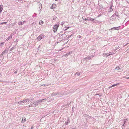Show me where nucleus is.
Instances as JSON below:
<instances>
[{
  "label": "nucleus",
  "mask_w": 129,
  "mask_h": 129,
  "mask_svg": "<svg viewBox=\"0 0 129 129\" xmlns=\"http://www.w3.org/2000/svg\"><path fill=\"white\" fill-rule=\"evenodd\" d=\"M33 126H32L31 128L30 129H33Z\"/></svg>",
  "instance_id": "nucleus-24"
},
{
  "label": "nucleus",
  "mask_w": 129,
  "mask_h": 129,
  "mask_svg": "<svg viewBox=\"0 0 129 129\" xmlns=\"http://www.w3.org/2000/svg\"><path fill=\"white\" fill-rule=\"evenodd\" d=\"M112 10H113V9H112V6H111L110 7V11H112Z\"/></svg>",
  "instance_id": "nucleus-13"
},
{
  "label": "nucleus",
  "mask_w": 129,
  "mask_h": 129,
  "mask_svg": "<svg viewBox=\"0 0 129 129\" xmlns=\"http://www.w3.org/2000/svg\"><path fill=\"white\" fill-rule=\"evenodd\" d=\"M59 25L56 24L53 27V31L54 32H56L58 29Z\"/></svg>",
  "instance_id": "nucleus-1"
},
{
  "label": "nucleus",
  "mask_w": 129,
  "mask_h": 129,
  "mask_svg": "<svg viewBox=\"0 0 129 129\" xmlns=\"http://www.w3.org/2000/svg\"><path fill=\"white\" fill-rule=\"evenodd\" d=\"M24 100H23V101H20V102H18V103H19V104H21V103H24Z\"/></svg>",
  "instance_id": "nucleus-12"
},
{
  "label": "nucleus",
  "mask_w": 129,
  "mask_h": 129,
  "mask_svg": "<svg viewBox=\"0 0 129 129\" xmlns=\"http://www.w3.org/2000/svg\"><path fill=\"white\" fill-rule=\"evenodd\" d=\"M17 71H15L14 72H15V73H17Z\"/></svg>",
  "instance_id": "nucleus-30"
},
{
  "label": "nucleus",
  "mask_w": 129,
  "mask_h": 129,
  "mask_svg": "<svg viewBox=\"0 0 129 129\" xmlns=\"http://www.w3.org/2000/svg\"><path fill=\"white\" fill-rule=\"evenodd\" d=\"M118 68H119V67H117L115 68V69H118Z\"/></svg>",
  "instance_id": "nucleus-17"
},
{
  "label": "nucleus",
  "mask_w": 129,
  "mask_h": 129,
  "mask_svg": "<svg viewBox=\"0 0 129 129\" xmlns=\"http://www.w3.org/2000/svg\"><path fill=\"white\" fill-rule=\"evenodd\" d=\"M2 9V8L0 7V13L1 12Z\"/></svg>",
  "instance_id": "nucleus-16"
},
{
  "label": "nucleus",
  "mask_w": 129,
  "mask_h": 129,
  "mask_svg": "<svg viewBox=\"0 0 129 129\" xmlns=\"http://www.w3.org/2000/svg\"><path fill=\"white\" fill-rule=\"evenodd\" d=\"M64 24V22H62L61 24V25H62V26L63 25V24Z\"/></svg>",
  "instance_id": "nucleus-22"
},
{
  "label": "nucleus",
  "mask_w": 129,
  "mask_h": 129,
  "mask_svg": "<svg viewBox=\"0 0 129 129\" xmlns=\"http://www.w3.org/2000/svg\"><path fill=\"white\" fill-rule=\"evenodd\" d=\"M1 24H0V25Z\"/></svg>",
  "instance_id": "nucleus-32"
},
{
  "label": "nucleus",
  "mask_w": 129,
  "mask_h": 129,
  "mask_svg": "<svg viewBox=\"0 0 129 129\" xmlns=\"http://www.w3.org/2000/svg\"><path fill=\"white\" fill-rule=\"evenodd\" d=\"M66 56H67V54H66Z\"/></svg>",
  "instance_id": "nucleus-31"
},
{
  "label": "nucleus",
  "mask_w": 129,
  "mask_h": 129,
  "mask_svg": "<svg viewBox=\"0 0 129 129\" xmlns=\"http://www.w3.org/2000/svg\"><path fill=\"white\" fill-rule=\"evenodd\" d=\"M7 23V22H4L2 23L1 24H6Z\"/></svg>",
  "instance_id": "nucleus-18"
},
{
  "label": "nucleus",
  "mask_w": 129,
  "mask_h": 129,
  "mask_svg": "<svg viewBox=\"0 0 129 129\" xmlns=\"http://www.w3.org/2000/svg\"><path fill=\"white\" fill-rule=\"evenodd\" d=\"M120 84V83H117L116 84L113 85H112L111 86H110L109 87V88H111L112 87H114L115 86H117V85H119Z\"/></svg>",
  "instance_id": "nucleus-5"
},
{
  "label": "nucleus",
  "mask_w": 129,
  "mask_h": 129,
  "mask_svg": "<svg viewBox=\"0 0 129 129\" xmlns=\"http://www.w3.org/2000/svg\"><path fill=\"white\" fill-rule=\"evenodd\" d=\"M67 29H66V30H67V29H68V28H69V27H67Z\"/></svg>",
  "instance_id": "nucleus-23"
},
{
  "label": "nucleus",
  "mask_w": 129,
  "mask_h": 129,
  "mask_svg": "<svg viewBox=\"0 0 129 129\" xmlns=\"http://www.w3.org/2000/svg\"><path fill=\"white\" fill-rule=\"evenodd\" d=\"M39 23L41 25H42L43 23V22L42 21H40L39 22Z\"/></svg>",
  "instance_id": "nucleus-6"
},
{
  "label": "nucleus",
  "mask_w": 129,
  "mask_h": 129,
  "mask_svg": "<svg viewBox=\"0 0 129 129\" xmlns=\"http://www.w3.org/2000/svg\"><path fill=\"white\" fill-rule=\"evenodd\" d=\"M56 7V5L55 4H53L50 7V8L51 9H53L55 8Z\"/></svg>",
  "instance_id": "nucleus-4"
},
{
  "label": "nucleus",
  "mask_w": 129,
  "mask_h": 129,
  "mask_svg": "<svg viewBox=\"0 0 129 129\" xmlns=\"http://www.w3.org/2000/svg\"><path fill=\"white\" fill-rule=\"evenodd\" d=\"M22 22H19V25H21L22 24Z\"/></svg>",
  "instance_id": "nucleus-11"
},
{
  "label": "nucleus",
  "mask_w": 129,
  "mask_h": 129,
  "mask_svg": "<svg viewBox=\"0 0 129 129\" xmlns=\"http://www.w3.org/2000/svg\"><path fill=\"white\" fill-rule=\"evenodd\" d=\"M88 58H89L88 59H91V58H90V57H88Z\"/></svg>",
  "instance_id": "nucleus-29"
},
{
  "label": "nucleus",
  "mask_w": 129,
  "mask_h": 129,
  "mask_svg": "<svg viewBox=\"0 0 129 129\" xmlns=\"http://www.w3.org/2000/svg\"><path fill=\"white\" fill-rule=\"evenodd\" d=\"M4 42H2L0 45V47H2L4 45Z\"/></svg>",
  "instance_id": "nucleus-8"
},
{
  "label": "nucleus",
  "mask_w": 129,
  "mask_h": 129,
  "mask_svg": "<svg viewBox=\"0 0 129 129\" xmlns=\"http://www.w3.org/2000/svg\"><path fill=\"white\" fill-rule=\"evenodd\" d=\"M76 74H77L78 76H79L80 75V73L77 72L76 73Z\"/></svg>",
  "instance_id": "nucleus-10"
},
{
  "label": "nucleus",
  "mask_w": 129,
  "mask_h": 129,
  "mask_svg": "<svg viewBox=\"0 0 129 129\" xmlns=\"http://www.w3.org/2000/svg\"><path fill=\"white\" fill-rule=\"evenodd\" d=\"M126 78L129 79V77Z\"/></svg>",
  "instance_id": "nucleus-27"
},
{
  "label": "nucleus",
  "mask_w": 129,
  "mask_h": 129,
  "mask_svg": "<svg viewBox=\"0 0 129 129\" xmlns=\"http://www.w3.org/2000/svg\"><path fill=\"white\" fill-rule=\"evenodd\" d=\"M9 37L8 38H7L6 40H7V41L8 40H9V39L10 38H9Z\"/></svg>",
  "instance_id": "nucleus-25"
},
{
  "label": "nucleus",
  "mask_w": 129,
  "mask_h": 129,
  "mask_svg": "<svg viewBox=\"0 0 129 129\" xmlns=\"http://www.w3.org/2000/svg\"><path fill=\"white\" fill-rule=\"evenodd\" d=\"M84 20H88V19H86V18H85V19H84Z\"/></svg>",
  "instance_id": "nucleus-20"
},
{
  "label": "nucleus",
  "mask_w": 129,
  "mask_h": 129,
  "mask_svg": "<svg viewBox=\"0 0 129 129\" xmlns=\"http://www.w3.org/2000/svg\"><path fill=\"white\" fill-rule=\"evenodd\" d=\"M72 53V51L69 52V53L68 54H67V56H68L69 54H71Z\"/></svg>",
  "instance_id": "nucleus-15"
},
{
  "label": "nucleus",
  "mask_w": 129,
  "mask_h": 129,
  "mask_svg": "<svg viewBox=\"0 0 129 129\" xmlns=\"http://www.w3.org/2000/svg\"><path fill=\"white\" fill-rule=\"evenodd\" d=\"M113 29L114 30H116V27H115L113 28Z\"/></svg>",
  "instance_id": "nucleus-19"
},
{
  "label": "nucleus",
  "mask_w": 129,
  "mask_h": 129,
  "mask_svg": "<svg viewBox=\"0 0 129 129\" xmlns=\"http://www.w3.org/2000/svg\"><path fill=\"white\" fill-rule=\"evenodd\" d=\"M44 35L43 34H41L39 35L37 38V39L38 40L40 41L44 38Z\"/></svg>",
  "instance_id": "nucleus-2"
},
{
  "label": "nucleus",
  "mask_w": 129,
  "mask_h": 129,
  "mask_svg": "<svg viewBox=\"0 0 129 129\" xmlns=\"http://www.w3.org/2000/svg\"><path fill=\"white\" fill-rule=\"evenodd\" d=\"M126 119H125L124 120V122H125V121H126Z\"/></svg>",
  "instance_id": "nucleus-28"
},
{
  "label": "nucleus",
  "mask_w": 129,
  "mask_h": 129,
  "mask_svg": "<svg viewBox=\"0 0 129 129\" xmlns=\"http://www.w3.org/2000/svg\"><path fill=\"white\" fill-rule=\"evenodd\" d=\"M44 100H45V99H43V100H41L40 101H37V102L38 103L39 102H42L43 101H44Z\"/></svg>",
  "instance_id": "nucleus-7"
},
{
  "label": "nucleus",
  "mask_w": 129,
  "mask_h": 129,
  "mask_svg": "<svg viewBox=\"0 0 129 129\" xmlns=\"http://www.w3.org/2000/svg\"><path fill=\"white\" fill-rule=\"evenodd\" d=\"M26 120V119L25 117H23L22 118V120L21 121V123H24Z\"/></svg>",
  "instance_id": "nucleus-3"
},
{
  "label": "nucleus",
  "mask_w": 129,
  "mask_h": 129,
  "mask_svg": "<svg viewBox=\"0 0 129 129\" xmlns=\"http://www.w3.org/2000/svg\"><path fill=\"white\" fill-rule=\"evenodd\" d=\"M120 26L119 27H116V30H118L119 29V27H120Z\"/></svg>",
  "instance_id": "nucleus-14"
},
{
  "label": "nucleus",
  "mask_w": 129,
  "mask_h": 129,
  "mask_svg": "<svg viewBox=\"0 0 129 129\" xmlns=\"http://www.w3.org/2000/svg\"><path fill=\"white\" fill-rule=\"evenodd\" d=\"M78 37L79 38H80L81 36L80 35H79L78 36Z\"/></svg>",
  "instance_id": "nucleus-21"
},
{
  "label": "nucleus",
  "mask_w": 129,
  "mask_h": 129,
  "mask_svg": "<svg viewBox=\"0 0 129 129\" xmlns=\"http://www.w3.org/2000/svg\"><path fill=\"white\" fill-rule=\"evenodd\" d=\"M94 19L91 18H90L89 20L90 21H94Z\"/></svg>",
  "instance_id": "nucleus-9"
},
{
  "label": "nucleus",
  "mask_w": 129,
  "mask_h": 129,
  "mask_svg": "<svg viewBox=\"0 0 129 129\" xmlns=\"http://www.w3.org/2000/svg\"><path fill=\"white\" fill-rule=\"evenodd\" d=\"M113 54H113H109V55H108V56H109V55H112V54Z\"/></svg>",
  "instance_id": "nucleus-26"
}]
</instances>
